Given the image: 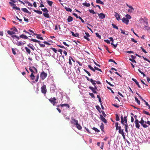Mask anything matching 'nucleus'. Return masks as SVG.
Segmentation results:
<instances>
[{"instance_id": "f257e3e1", "label": "nucleus", "mask_w": 150, "mask_h": 150, "mask_svg": "<svg viewBox=\"0 0 150 150\" xmlns=\"http://www.w3.org/2000/svg\"><path fill=\"white\" fill-rule=\"evenodd\" d=\"M127 116H124L123 117L122 115L121 117V123L125 126V130L126 132H127V128L128 127V124L127 122Z\"/></svg>"}, {"instance_id": "f03ea898", "label": "nucleus", "mask_w": 150, "mask_h": 150, "mask_svg": "<svg viewBox=\"0 0 150 150\" xmlns=\"http://www.w3.org/2000/svg\"><path fill=\"white\" fill-rule=\"evenodd\" d=\"M139 21L140 23L144 24V25L146 24L148 25V21L146 18L144 19L142 18H141L139 19Z\"/></svg>"}, {"instance_id": "7ed1b4c3", "label": "nucleus", "mask_w": 150, "mask_h": 150, "mask_svg": "<svg viewBox=\"0 0 150 150\" xmlns=\"http://www.w3.org/2000/svg\"><path fill=\"white\" fill-rule=\"evenodd\" d=\"M41 90L42 93L45 94L47 92V90L45 85L44 84L41 88Z\"/></svg>"}, {"instance_id": "20e7f679", "label": "nucleus", "mask_w": 150, "mask_h": 150, "mask_svg": "<svg viewBox=\"0 0 150 150\" xmlns=\"http://www.w3.org/2000/svg\"><path fill=\"white\" fill-rule=\"evenodd\" d=\"M48 100L54 106L55 105V103H56V99L55 97L51 98H50Z\"/></svg>"}, {"instance_id": "39448f33", "label": "nucleus", "mask_w": 150, "mask_h": 150, "mask_svg": "<svg viewBox=\"0 0 150 150\" xmlns=\"http://www.w3.org/2000/svg\"><path fill=\"white\" fill-rule=\"evenodd\" d=\"M140 124H141L143 126V127L144 128H146L148 126L146 125V122L144 121L143 120L142 118H141V120L139 122Z\"/></svg>"}, {"instance_id": "423d86ee", "label": "nucleus", "mask_w": 150, "mask_h": 150, "mask_svg": "<svg viewBox=\"0 0 150 150\" xmlns=\"http://www.w3.org/2000/svg\"><path fill=\"white\" fill-rule=\"evenodd\" d=\"M29 69L30 70V71L31 72H32V73L30 75V77L32 80H34L35 79V76L33 74V73H35V72L33 71V69H32L30 67L29 68Z\"/></svg>"}, {"instance_id": "0eeeda50", "label": "nucleus", "mask_w": 150, "mask_h": 150, "mask_svg": "<svg viewBox=\"0 0 150 150\" xmlns=\"http://www.w3.org/2000/svg\"><path fill=\"white\" fill-rule=\"evenodd\" d=\"M88 67L91 70L94 72H95V70L102 72L101 70L100 69H99L96 67H94L95 69H93L90 65H88Z\"/></svg>"}, {"instance_id": "6e6552de", "label": "nucleus", "mask_w": 150, "mask_h": 150, "mask_svg": "<svg viewBox=\"0 0 150 150\" xmlns=\"http://www.w3.org/2000/svg\"><path fill=\"white\" fill-rule=\"evenodd\" d=\"M47 74L44 71H42L40 75V77L42 80L44 79L47 76Z\"/></svg>"}, {"instance_id": "1a4fd4ad", "label": "nucleus", "mask_w": 150, "mask_h": 150, "mask_svg": "<svg viewBox=\"0 0 150 150\" xmlns=\"http://www.w3.org/2000/svg\"><path fill=\"white\" fill-rule=\"evenodd\" d=\"M118 129L119 130V133L122 135L123 137H125L124 133L123 132V129H121V127L120 126L118 128Z\"/></svg>"}, {"instance_id": "9d476101", "label": "nucleus", "mask_w": 150, "mask_h": 150, "mask_svg": "<svg viewBox=\"0 0 150 150\" xmlns=\"http://www.w3.org/2000/svg\"><path fill=\"white\" fill-rule=\"evenodd\" d=\"M95 88H94L91 86H89V88L94 93H96L97 92L96 91V90L97 89V88L96 86H94Z\"/></svg>"}, {"instance_id": "9b49d317", "label": "nucleus", "mask_w": 150, "mask_h": 150, "mask_svg": "<svg viewBox=\"0 0 150 150\" xmlns=\"http://www.w3.org/2000/svg\"><path fill=\"white\" fill-rule=\"evenodd\" d=\"M122 22L126 24L127 25L128 24L129 20L127 18L124 17L122 19Z\"/></svg>"}, {"instance_id": "f8f14e48", "label": "nucleus", "mask_w": 150, "mask_h": 150, "mask_svg": "<svg viewBox=\"0 0 150 150\" xmlns=\"http://www.w3.org/2000/svg\"><path fill=\"white\" fill-rule=\"evenodd\" d=\"M85 34L86 35V36H84L83 38L86 40H87L88 41H90V39L88 38V37H89L90 35L88 33L86 32L85 33Z\"/></svg>"}, {"instance_id": "ddd939ff", "label": "nucleus", "mask_w": 150, "mask_h": 150, "mask_svg": "<svg viewBox=\"0 0 150 150\" xmlns=\"http://www.w3.org/2000/svg\"><path fill=\"white\" fill-rule=\"evenodd\" d=\"M99 18L101 19H103L105 17V15L103 13H98Z\"/></svg>"}, {"instance_id": "4468645a", "label": "nucleus", "mask_w": 150, "mask_h": 150, "mask_svg": "<svg viewBox=\"0 0 150 150\" xmlns=\"http://www.w3.org/2000/svg\"><path fill=\"white\" fill-rule=\"evenodd\" d=\"M100 119L102 122H103L105 123H107V121L105 119V118L102 115H100Z\"/></svg>"}, {"instance_id": "2eb2a0df", "label": "nucleus", "mask_w": 150, "mask_h": 150, "mask_svg": "<svg viewBox=\"0 0 150 150\" xmlns=\"http://www.w3.org/2000/svg\"><path fill=\"white\" fill-rule=\"evenodd\" d=\"M132 80L136 84V85L138 86V87L139 88H141L139 84V82L137 81V80L136 79H135L132 78Z\"/></svg>"}, {"instance_id": "dca6fc26", "label": "nucleus", "mask_w": 150, "mask_h": 150, "mask_svg": "<svg viewBox=\"0 0 150 150\" xmlns=\"http://www.w3.org/2000/svg\"><path fill=\"white\" fill-rule=\"evenodd\" d=\"M76 124L75 125L77 128L79 130H81L82 129V127L80 124L78 123V121H76Z\"/></svg>"}, {"instance_id": "f3484780", "label": "nucleus", "mask_w": 150, "mask_h": 150, "mask_svg": "<svg viewBox=\"0 0 150 150\" xmlns=\"http://www.w3.org/2000/svg\"><path fill=\"white\" fill-rule=\"evenodd\" d=\"M58 107H59V106H61L62 107H63L64 106H65L67 107L68 108H69L70 107L69 105L68 104H60L57 106Z\"/></svg>"}, {"instance_id": "a211bd4d", "label": "nucleus", "mask_w": 150, "mask_h": 150, "mask_svg": "<svg viewBox=\"0 0 150 150\" xmlns=\"http://www.w3.org/2000/svg\"><path fill=\"white\" fill-rule=\"evenodd\" d=\"M115 15L116 19L118 21H119L120 20V18L119 15L116 12H115Z\"/></svg>"}, {"instance_id": "6ab92c4d", "label": "nucleus", "mask_w": 150, "mask_h": 150, "mask_svg": "<svg viewBox=\"0 0 150 150\" xmlns=\"http://www.w3.org/2000/svg\"><path fill=\"white\" fill-rule=\"evenodd\" d=\"M71 120V124L75 125L76 124V121H78L77 120H76L74 117H72Z\"/></svg>"}, {"instance_id": "aec40b11", "label": "nucleus", "mask_w": 150, "mask_h": 150, "mask_svg": "<svg viewBox=\"0 0 150 150\" xmlns=\"http://www.w3.org/2000/svg\"><path fill=\"white\" fill-rule=\"evenodd\" d=\"M27 46L33 51L35 49V47L32 44L29 43L27 45Z\"/></svg>"}, {"instance_id": "412c9836", "label": "nucleus", "mask_w": 150, "mask_h": 150, "mask_svg": "<svg viewBox=\"0 0 150 150\" xmlns=\"http://www.w3.org/2000/svg\"><path fill=\"white\" fill-rule=\"evenodd\" d=\"M148 25H147L146 24L145 25L144 27H143V28L145 30H146L147 31H149L150 30V28L148 27Z\"/></svg>"}, {"instance_id": "4be33fe9", "label": "nucleus", "mask_w": 150, "mask_h": 150, "mask_svg": "<svg viewBox=\"0 0 150 150\" xmlns=\"http://www.w3.org/2000/svg\"><path fill=\"white\" fill-rule=\"evenodd\" d=\"M125 59L127 61V60L129 58H130L131 56V55L130 54H129L127 53H125Z\"/></svg>"}, {"instance_id": "5701e85b", "label": "nucleus", "mask_w": 150, "mask_h": 150, "mask_svg": "<svg viewBox=\"0 0 150 150\" xmlns=\"http://www.w3.org/2000/svg\"><path fill=\"white\" fill-rule=\"evenodd\" d=\"M16 44L18 46H22L25 44V43L21 42H17Z\"/></svg>"}, {"instance_id": "b1692460", "label": "nucleus", "mask_w": 150, "mask_h": 150, "mask_svg": "<svg viewBox=\"0 0 150 150\" xmlns=\"http://www.w3.org/2000/svg\"><path fill=\"white\" fill-rule=\"evenodd\" d=\"M20 37L21 38L24 39H27L28 38V37L26 35H24L23 34H22L20 36Z\"/></svg>"}, {"instance_id": "393cba45", "label": "nucleus", "mask_w": 150, "mask_h": 150, "mask_svg": "<svg viewBox=\"0 0 150 150\" xmlns=\"http://www.w3.org/2000/svg\"><path fill=\"white\" fill-rule=\"evenodd\" d=\"M34 35H37V36L36 37L38 39H40L41 40H43L42 37L40 36L41 35H38L37 34H36L35 33H34Z\"/></svg>"}, {"instance_id": "a878e982", "label": "nucleus", "mask_w": 150, "mask_h": 150, "mask_svg": "<svg viewBox=\"0 0 150 150\" xmlns=\"http://www.w3.org/2000/svg\"><path fill=\"white\" fill-rule=\"evenodd\" d=\"M21 9L22 11L25 12H26L28 13H30V12L26 8H22Z\"/></svg>"}, {"instance_id": "bb28decb", "label": "nucleus", "mask_w": 150, "mask_h": 150, "mask_svg": "<svg viewBox=\"0 0 150 150\" xmlns=\"http://www.w3.org/2000/svg\"><path fill=\"white\" fill-rule=\"evenodd\" d=\"M71 32L73 36H74L75 37H79V34L78 33H76L75 34L72 31H71Z\"/></svg>"}, {"instance_id": "cd10ccee", "label": "nucleus", "mask_w": 150, "mask_h": 150, "mask_svg": "<svg viewBox=\"0 0 150 150\" xmlns=\"http://www.w3.org/2000/svg\"><path fill=\"white\" fill-rule=\"evenodd\" d=\"M100 127L101 131L103 132H104V124L103 123H101V125L100 126Z\"/></svg>"}, {"instance_id": "c85d7f7f", "label": "nucleus", "mask_w": 150, "mask_h": 150, "mask_svg": "<svg viewBox=\"0 0 150 150\" xmlns=\"http://www.w3.org/2000/svg\"><path fill=\"white\" fill-rule=\"evenodd\" d=\"M25 50L26 52L28 53L29 54H30L31 52L30 50L27 47H25Z\"/></svg>"}, {"instance_id": "c756f323", "label": "nucleus", "mask_w": 150, "mask_h": 150, "mask_svg": "<svg viewBox=\"0 0 150 150\" xmlns=\"http://www.w3.org/2000/svg\"><path fill=\"white\" fill-rule=\"evenodd\" d=\"M73 20V18L71 16H69L67 19V21L69 22H71Z\"/></svg>"}, {"instance_id": "7c9ffc66", "label": "nucleus", "mask_w": 150, "mask_h": 150, "mask_svg": "<svg viewBox=\"0 0 150 150\" xmlns=\"http://www.w3.org/2000/svg\"><path fill=\"white\" fill-rule=\"evenodd\" d=\"M7 33L10 35H13L15 34V32L14 31L8 30L7 32Z\"/></svg>"}, {"instance_id": "2f4dec72", "label": "nucleus", "mask_w": 150, "mask_h": 150, "mask_svg": "<svg viewBox=\"0 0 150 150\" xmlns=\"http://www.w3.org/2000/svg\"><path fill=\"white\" fill-rule=\"evenodd\" d=\"M12 6H13V9H15L17 10H18L19 11H20V8L18 7H17L16 6V5L15 4V5H13Z\"/></svg>"}, {"instance_id": "473e14b6", "label": "nucleus", "mask_w": 150, "mask_h": 150, "mask_svg": "<svg viewBox=\"0 0 150 150\" xmlns=\"http://www.w3.org/2000/svg\"><path fill=\"white\" fill-rule=\"evenodd\" d=\"M30 40L31 41H33L34 42H40V41L35 39H30Z\"/></svg>"}, {"instance_id": "72a5a7b5", "label": "nucleus", "mask_w": 150, "mask_h": 150, "mask_svg": "<svg viewBox=\"0 0 150 150\" xmlns=\"http://www.w3.org/2000/svg\"><path fill=\"white\" fill-rule=\"evenodd\" d=\"M96 2L97 4H100L102 5L104 4V3L100 0H96Z\"/></svg>"}, {"instance_id": "f704fd0d", "label": "nucleus", "mask_w": 150, "mask_h": 150, "mask_svg": "<svg viewBox=\"0 0 150 150\" xmlns=\"http://www.w3.org/2000/svg\"><path fill=\"white\" fill-rule=\"evenodd\" d=\"M43 15L46 18H50L49 14L47 13H43Z\"/></svg>"}, {"instance_id": "c9c22d12", "label": "nucleus", "mask_w": 150, "mask_h": 150, "mask_svg": "<svg viewBox=\"0 0 150 150\" xmlns=\"http://www.w3.org/2000/svg\"><path fill=\"white\" fill-rule=\"evenodd\" d=\"M47 4L48 5L50 6H52V4H53V2L52 1H50L49 0H47Z\"/></svg>"}, {"instance_id": "e433bc0d", "label": "nucleus", "mask_w": 150, "mask_h": 150, "mask_svg": "<svg viewBox=\"0 0 150 150\" xmlns=\"http://www.w3.org/2000/svg\"><path fill=\"white\" fill-rule=\"evenodd\" d=\"M65 9L66 11H67L71 12L72 11L71 8H68V7H65Z\"/></svg>"}, {"instance_id": "4c0bfd02", "label": "nucleus", "mask_w": 150, "mask_h": 150, "mask_svg": "<svg viewBox=\"0 0 150 150\" xmlns=\"http://www.w3.org/2000/svg\"><path fill=\"white\" fill-rule=\"evenodd\" d=\"M90 81L93 85H94V86H96V83L92 79H90Z\"/></svg>"}, {"instance_id": "58836bf2", "label": "nucleus", "mask_w": 150, "mask_h": 150, "mask_svg": "<svg viewBox=\"0 0 150 150\" xmlns=\"http://www.w3.org/2000/svg\"><path fill=\"white\" fill-rule=\"evenodd\" d=\"M34 11L36 13L39 14H42V12L41 11H39V10H34Z\"/></svg>"}, {"instance_id": "ea45409f", "label": "nucleus", "mask_w": 150, "mask_h": 150, "mask_svg": "<svg viewBox=\"0 0 150 150\" xmlns=\"http://www.w3.org/2000/svg\"><path fill=\"white\" fill-rule=\"evenodd\" d=\"M41 10L44 12L46 13H47L48 12V11L47 9L46 8H41Z\"/></svg>"}, {"instance_id": "a19ab883", "label": "nucleus", "mask_w": 150, "mask_h": 150, "mask_svg": "<svg viewBox=\"0 0 150 150\" xmlns=\"http://www.w3.org/2000/svg\"><path fill=\"white\" fill-rule=\"evenodd\" d=\"M83 4L85 6L87 7H89L90 6V5L89 3H83Z\"/></svg>"}, {"instance_id": "79ce46f5", "label": "nucleus", "mask_w": 150, "mask_h": 150, "mask_svg": "<svg viewBox=\"0 0 150 150\" xmlns=\"http://www.w3.org/2000/svg\"><path fill=\"white\" fill-rule=\"evenodd\" d=\"M143 113L150 116V114L149 113V112L146 111L145 110H143Z\"/></svg>"}, {"instance_id": "37998d69", "label": "nucleus", "mask_w": 150, "mask_h": 150, "mask_svg": "<svg viewBox=\"0 0 150 150\" xmlns=\"http://www.w3.org/2000/svg\"><path fill=\"white\" fill-rule=\"evenodd\" d=\"M93 130H94L96 132H100L99 130H98L97 128L93 127L92 128Z\"/></svg>"}, {"instance_id": "c03bdc74", "label": "nucleus", "mask_w": 150, "mask_h": 150, "mask_svg": "<svg viewBox=\"0 0 150 150\" xmlns=\"http://www.w3.org/2000/svg\"><path fill=\"white\" fill-rule=\"evenodd\" d=\"M135 100L137 101L138 104H139V105H140V101L137 98V97H135Z\"/></svg>"}, {"instance_id": "a18cd8bd", "label": "nucleus", "mask_w": 150, "mask_h": 150, "mask_svg": "<svg viewBox=\"0 0 150 150\" xmlns=\"http://www.w3.org/2000/svg\"><path fill=\"white\" fill-rule=\"evenodd\" d=\"M25 3L27 4H28V6H31V7L33 6L32 4L31 3H30V2H29V1H25Z\"/></svg>"}, {"instance_id": "49530a36", "label": "nucleus", "mask_w": 150, "mask_h": 150, "mask_svg": "<svg viewBox=\"0 0 150 150\" xmlns=\"http://www.w3.org/2000/svg\"><path fill=\"white\" fill-rule=\"evenodd\" d=\"M116 120L117 121H118L120 120V118L118 114H116Z\"/></svg>"}, {"instance_id": "de8ad7c7", "label": "nucleus", "mask_w": 150, "mask_h": 150, "mask_svg": "<svg viewBox=\"0 0 150 150\" xmlns=\"http://www.w3.org/2000/svg\"><path fill=\"white\" fill-rule=\"evenodd\" d=\"M112 27H113V28H115L117 30H118V28L117 27V26H116L115 24H114L113 23H112Z\"/></svg>"}, {"instance_id": "09e8293b", "label": "nucleus", "mask_w": 150, "mask_h": 150, "mask_svg": "<svg viewBox=\"0 0 150 150\" xmlns=\"http://www.w3.org/2000/svg\"><path fill=\"white\" fill-rule=\"evenodd\" d=\"M89 94L91 97L92 98H95L94 95L93 93H89Z\"/></svg>"}, {"instance_id": "8fccbe9b", "label": "nucleus", "mask_w": 150, "mask_h": 150, "mask_svg": "<svg viewBox=\"0 0 150 150\" xmlns=\"http://www.w3.org/2000/svg\"><path fill=\"white\" fill-rule=\"evenodd\" d=\"M115 127H116V130H117L118 128H119V127L120 126H118V123L117 122L115 124Z\"/></svg>"}, {"instance_id": "3c124183", "label": "nucleus", "mask_w": 150, "mask_h": 150, "mask_svg": "<svg viewBox=\"0 0 150 150\" xmlns=\"http://www.w3.org/2000/svg\"><path fill=\"white\" fill-rule=\"evenodd\" d=\"M138 71L141 74L143 75L144 77L146 76V75L144 73L141 71L140 70L138 69Z\"/></svg>"}, {"instance_id": "603ef678", "label": "nucleus", "mask_w": 150, "mask_h": 150, "mask_svg": "<svg viewBox=\"0 0 150 150\" xmlns=\"http://www.w3.org/2000/svg\"><path fill=\"white\" fill-rule=\"evenodd\" d=\"M142 57H143L144 59L146 61L148 62L149 63H150V61L148 59L146 58V57H144L143 56Z\"/></svg>"}, {"instance_id": "864d4df0", "label": "nucleus", "mask_w": 150, "mask_h": 150, "mask_svg": "<svg viewBox=\"0 0 150 150\" xmlns=\"http://www.w3.org/2000/svg\"><path fill=\"white\" fill-rule=\"evenodd\" d=\"M83 70L89 76H91V74L88 71H87L85 69H84Z\"/></svg>"}, {"instance_id": "5fc2aeb1", "label": "nucleus", "mask_w": 150, "mask_h": 150, "mask_svg": "<svg viewBox=\"0 0 150 150\" xmlns=\"http://www.w3.org/2000/svg\"><path fill=\"white\" fill-rule=\"evenodd\" d=\"M96 109L99 111L100 112V110H101L100 107L98 105L96 106Z\"/></svg>"}, {"instance_id": "6e6d98bb", "label": "nucleus", "mask_w": 150, "mask_h": 150, "mask_svg": "<svg viewBox=\"0 0 150 150\" xmlns=\"http://www.w3.org/2000/svg\"><path fill=\"white\" fill-rule=\"evenodd\" d=\"M89 11L90 13H92L93 14H95L96 12L93 10H89Z\"/></svg>"}, {"instance_id": "4d7b16f0", "label": "nucleus", "mask_w": 150, "mask_h": 150, "mask_svg": "<svg viewBox=\"0 0 150 150\" xmlns=\"http://www.w3.org/2000/svg\"><path fill=\"white\" fill-rule=\"evenodd\" d=\"M96 35L97 37L99 38L100 39L101 38V36L100 35L99 33H96Z\"/></svg>"}, {"instance_id": "13d9d810", "label": "nucleus", "mask_w": 150, "mask_h": 150, "mask_svg": "<svg viewBox=\"0 0 150 150\" xmlns=\"http://www.w3.org/2000/svg\"><path fill=\"white\" fill-rule=\"evenodd\" d=\"M12 37L13 38H16L17 39V40H18L19 39V37H18L16 35H12Z\"/></svg>"}, {"instance_id": "bf43d9fd", "label": "nucleus", "mask_w": 150, "mask_h": 150, "mask_svg": "<svg viewBox=\"0 0 150 150\" xmlns=\"http://www.w3.org/2000/svg\"><path fill=\"white\" fill-rule=\"evenodd\" d=\"M51 49L53 50L55 53H57V50L55 49V48L52 47L51 48Z\"/></svg>"}, {"instance_id": "052dcab7", "label": "nucleus", "mask_w": 150, "mask_h": 150, "mask_svg": "<svg viewBox=\"0 0 150 150\" xmlns=\"http://www.w3.org/2000/svg\"><path fill=\"white\" fill-rule=\"evenodd\" d=\"M39 77V74H38L37 75L36 77V78L35 79V81L36 82H37L38 81Z\"/></svg>"}, {"instance_id": "680f3d73", "label": "nucleus", "mask_w": 150, "mask_h": 150, "mask_svg": "<svg viewBox=\"0 0 150 150\" xmlns=\"http://www.w3.org/2000/svg\"><path fill=\"white\" fill-rule=\"evenodd\" d=\"M125 16L126 17V18H127L128 20L129 19H130L131 18V16L127 14Z\"/></svg>"}, {"instance_id": "e2e57ef3", "label": "nucleus", "mask_w": 150, "mask_h": 150, "mask_svg": "<svg viewBox=\"0 0 150 150\" xmlns=\"http://www.w3.org/2000/svg\"><path fill=\"white\" fill-rule=\"evenodd\" d=\"M97 97L99 99V102H100V103H102V101L101 100V98H100V96L98 95L97 96Z\"/></svg>"}, {"instance_id": "0e129e2a", "label": "nucleus", "mask_w": 150, "mask_h": 150, "mask_svg": "<svg viewBox=\"0 0 150 150\" xmlns=\"http://www.w3.org/2000/svg\"><path fill=\"white\" fill-rule=\"evenodd\" d=\"M32 68L35 71V73H37L38 72V70L37 69L34 67H33Z\"/></svg>"}, {"instance_id": "69168bd1", "label": "nucleus", "mask_w": 150, "mask_h": 150, "mask_svg": "<svg viewBox=\"0 0 150 150\" xmlns=\"http://www.w3.org/2000/svg\"><path fill=\"white\" fill-rule=\"evenodd\" d=\"M141 49L142 51L144 52V53H145V54H146L147 53L146 50L145 49H144L142 47H141Z\"/></svg>"}, {"instance_id": "338daca9", "label": "nucleus", "mask_w": 150, "mask_h": 150, "mask_svg": "<svg viewBox=\"0 0 150 150\" xmlns=\"http://www.w3.org/2000/svg\"><path fill=\"white\" fill-rule=\"evenodd\" d=\"M101 112L102 113V114H103V117H105L106 116V115L105 113L104 112V111H101Z\"/></svg>"}, {"instance_id": "774afa93", "label": "nucleus", "mask_w": 150, "mask_h": 150, "mask_svg": "<svg viewBox=\"0 0 150 150\" xmlns=\"http://www.w3.org/2000/svg\"><path fill=\"white\" fill-rule=\"evenodd\" d=\"M104 41L108 44L110 43V41L108 40H105Z\"/></svg>"}]
</instances>
